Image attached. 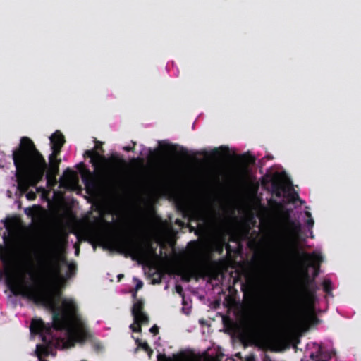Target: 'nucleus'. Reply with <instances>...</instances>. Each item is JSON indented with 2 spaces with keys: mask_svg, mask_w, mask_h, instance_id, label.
<instances>
[{
  "mask_svg": "<svg viewBox=\"0 0 361 361\" xmlns=\"http://www.w3.org/2000/svg\"><path fill=\"white\" fill-rule=\"evenodd\" d=\"M191 216L195 220L203 221L204 214L202 208L196 207L191 210Z\"/></svg>",
  "mask_w": 361,
  "mask_h": 361,
  "instance_id": "17",
  "label": "nucleus"
},
{
  "mask_svg": "<svg viewBox=\"0 0 361 361\" xmlns=\"http://www.w3.org/2000/svg\"><path fill=\"white\" fill-rule=\"evenodd\" d=\"M74 247H75V255H79V252H80V247H79V245H78L77 244H75Z\"/></svg>",
  "mask_w": 361,
  "mask_h": 361,
  "instance_id": "36",
  "label": "nucleus"
},
{
  "mask_svg": "<svg viewBox=\"0 0 361 361\" xmlns=\"http://www.w3.org/2000/svg\"><path fill=\"white\" fill-rule=\"evenodd\" d=\"M84 157L90 158V162L94 168L93 172L86 167L83 162L77 165L82 180L86 187L93 186L96 176L102 177L110 183L118 184L123 183V174L121 171H108L105 165L109 161L116 162L118 164L126 165L124 159L112 155L109 159H107L104 155H102L96 149L85 150L83 154Z\"/></svg>",
  "mask_w": 361,
  "mask_h": 361,
  "instance_id": "3",
  "label": "nucleus"
},
{
  "mask_svg": "<svg viewBox=\"0 0 361 361\" xmlns=\"http://www.w3.org/2000/svg\"><path fill=\"white\" fill-rule=\"evenodd\" d=\"M176 292L180 294V295H182L183 294V288L181 287V286L180 285H177L176 286Z\"/></svg>",
  "mask_w": 361,
  "mask_h": 361,
  "instance_id": "31",
  "label": "nucleus"
},
{
  "mask_svg": "<svg viewBox=\"0 0 361 361\" xmlns=\"http://www.w3.org/2000/svg\"><path fill=\"white\" fill-rule=\"evenodd\" d=\"M322 286H323V289H324V292H326L328 294L331 293V292L332 290V287H331V282L330 280H329V279L324 280L323 281Z\"/></svg>",
  "mask_w": 361,
  "mask_h": 361,
  "instance_id": "20",
  "label": "nucleus"
},
{
  "mask_svg": "<svg viewBox=\"0 0 361 361\" xmlns=\"http://www.w3.org/2000/svg\"><path fill=\"white\" fill-rule=\"evenodd\" d=\"M290 250L295 254L298 255L303 264L305 267L314 268V272L312 276L316 278L319 274L320 264L323 262V257L320 254L313 252L311 254H308L305 252H299L298 250L293 248L292 245H290Z\"/></svg>",
  "mask_w": 361,
  "mask_h": 361,
  "instance_id": "8",
  "label": "nucleus"
},
{
  "mask_svg": "<svg viewBox=\"0 0 361 361\" xmlns=\"http://www.w3.org/2000/svg\"><path fill=\"white\" fill-rule=\"evenodd\" d=\"M135 343L137 345V348H142L149 357L153 354V350L146 341H142L140 338H136Z\"/></svg>",
  "mask_w": 361,
  "mask_h": 361,
  "instance_id": "16",
  "label": "nucleus"
},
{
  "mask_svg": "<svg viewBox=\"0 0 361 361\" xmlns=\"http://www.w3.org/2000/svg\"><path fill=\"white\" fill-rule=\"evenodd\" d=\"M111 240L117 250L133 259L145 258L148 250L155 253L150 243L145 244L133 235H117L113 236Z\"/></svg>",
  "mask_w": 361,
  "mask_h": 361,
  "instance_id": "5",
  "label": "nucleus"
},
{
  "mask_svg": "<svg viewBox=\"0 0 361 361\" xmlns=\"http://www.w3.org/2000/svg\"><path fill=\"white\" fill-rule=\"evenodd\" d=\"M73 174H74V171L70 169H67L64 171V176H68V177H72L73 176Z\"/></svg>",
  "mask_w": 361,
  "mask_h": 361,
  "instance_id": "28",
  "label": "nucleus"
},
{
  "mask_svg": "<svg viewBox=\"0 0 361 361\" xmlns=\"http://www.w3.org/2000/svg\"><path fill=\"white\" fill-rule=\"evenodd\" d=\"M49 163L52 162H61L60 159H57V157H51V154L49 157Z\"/></svg>",
  "mask_w": 361,
  "mask_h": 361,
  "instance_id": "29",
  "label": "nucleus"
},
{
  "mask_svg": "<svg viewBox=\"0 0 361 361\" xmlns=\"http://www.w3.org/2000/svg\"><path fill=\"white\" fill-rule=\"evenodd\" d=\"M47 184L48 187H53L56 184V177L50 178L49 180L47 179Z\"/></svg>",
  "mask_w": 361,
  "mask_h": 361,
  "instance_id": "25",
  "label": "nucleus"
},
{
  "mask_svg": "<svg viewBox=\"0 0 361 361\" xmlns=\"http://www.w3.org/2000/svg\"><path fill=\"white\" fill-rule=\"evenodd\" d=\"M221 150L227 152L228 151V148L226 147H224V146H222L219 148H214V149H212L211 151L210 155L214 158L219 157L220 156H221Z\"/></svg>",
  "mask_w": 361,
  "mask_h": 361,
  "instance_id": "19",
  "label": "nucleus"
},
{
  "mask_svg": "<svg viewBox=\"0 0 361 361\" xmlns=\"http://www.w3.org/2000/svg\"><path fill=\"white\" fill-rule=\"evenodd\" d=\"M246 289H247V287L245 286V285H244V284H243V285H242L241 290H242V291L243 292V293H244V294H245V293H246V292H247V290H246Z\"/></svg>",
  "mask_w": 361,
  "mask_h": 361,
  "instance_id": "37",
  "label": "nucleus"
},
{
  "mask_svg": "<svg viewBox=\"0 0 361 361\" xmlns=\"http://www.w3.org/2000/svg\"><path fill=\"white\" fill-rule=\"evenodd\" d=\"M148 322H145L142 319L134 320V323L130 326V328L133 332L140 333L142 331L141 325L147 324Z\"/></svg>",
  "mask_w": 361,
  "mask_h": 361,
  "instance_id": "18",
  "label": "nucleus"
},
{
  "mask_svg": "<svg viewBox=\"0 0 361 361\" xmlns=\"http://www.w3.org/2000/svg\"><path fill=\"white\" fill-rule=\"evenodd\" d=\"M289 196H290L292 202H296L297 200H300V202H302V201L300 199V197H299L298 194L296 192H295V191H293V192L290 193Z\"/></svg>",
  "mask_w": 361,
  "mask_h": 361,
  "instance_id": "24",
  "label": "nucleus"
},
{
  "mask_svg": "<svg viewBox=\"0 0 361 361\" xmlns=\"http://www.w3.org/2000/svg\"><path fill=\"white\" fill-rule=\"evenodd\" d=\"M226 250H227L228 252H230V250H231V245H230L228 243H227V244H226Z\"/></svg>",
  "mask_w": 361,
  "mask_h": 361,
  "instance_id": "38",
  "label": "nucleus"
},
{
  "mask_svg": "<svg viewBox=\"0 0 361 361\" xmlns=\"http://www.w3.org/2000/svg\"><path fill=\"white\" fill-rule=\"evenodd\" d=\"M222 251H223V247H221V248H220V252H221Z\"/></svg>",
  "mask_w": 361,
  "mask_h": 361,
  "instance_id": "43",
  "label": "nucleus"
},
{
  "mask_svg": "<svg viewBox=\"0 0 361 361\" xmlns=\"http://www.w3.org/2000/svg\"><path fill=\"white\" fill-rule=\"evenodd\" d=\"M133 146H125L123 147V149L126 152H134L135 151V147L136 145V142L134 141H132Z\"/></svg>",
  "mask_w": 361,
  "mask_h": 361,
  "instance_id": "26",
  "label": "nucleus"
},
{
  "mask_svg": "<svg viewBox=\"0 0 361 361\" xmlns=\"http://www.w3.org/2000/svg\"><path fill=\"white\" fill-rule=\"evenodd\" d=\"M149 331L154 335H157L159 334V327L157 325H154L150 328Z\"/></svg>",
  "mask_w": 361,
  "mask_h": 361,
  "instance_id": "27",
  "label": "nucleus"
},
{
  "mask_svg": "<svg viewBox=\"0 0 361 361\" xmlns=\"http://www.w3.org/2000/svg\"><path fill=\"white\" fill-rule=\"evenodd\" d=\"M253 359H254V357H249V358L247 359V361H251V360H253Z\"/></svg>",
  "mask_w": 361,
  "mask_h": 361,
  "instance_id": "42",
  "label": "nucleus"
},
{
  "mask_svg": "<svg viewBox=\"0 0 361 361\" xmlns=\"http://www.w3.org/2000/svg\"><path fill=\"white\" fill-rule=\"evenodd\" d=\"M317 289L318 288L315 283V278L313 276L310 277L307 267H305L302 271V277L299 281L298 289L300 302L292 303L289 305L285 312L286 318L288 319L297 318L302 307L312 312V313L308 316V318L312 323L317 324L319 319L313 313L314 303L317 300L316 293Z\"/></svg>",
  "mask_w": 361,
  "mask_h": 361,
  "instance_id": "4",
  "label": "nucleus"
},
{
  "mask_svg": "<svg viewBox=\"0 0 361 361\" xmlns=\"http://www.w3.org/2000/svg\"><path fill=\"white\" fill-rule=\"evenodd\" d=\"M166 149L171 152H175L176 150V145H168L166 146Z\"/></svg>",
  "mask_w": 361,
  "mask_h": 361,
  "instance_id": "30",
  "label": "nucleus"
},
{
  "mask_svg": "<svg viewBox=\"0 0 361 361\" xmlns=\"http://www.w3.org/2000/svg\"><path fill=\"white\" fill-rule=\"evenodd\" d=\"M158 275H159L158 276V279H153V283H161V276L159 274Z\"/></svg>",
  "mask_w": 361,
  "mask_h": 361,
  "instance_id": "33",
  "label": "nucleus"
},
{
  "mask_svg": "<svg viewBox=\"0 0 361 361\" xmlns=\"http://www.w3.org/2000/svg\"><path fill=\"white\" fill-rule=\"evenodd\" d=\"M180 154L182 155V156H187L188 155V151L186 149L183 148V147H181V149H180Z\"/></svg>",
  "mask_w": 361,
  "mask_h": 361,
  "instance_id": "35",
  "label": "nucleus"
},
{
  "mask_svg": "<svg viewBox=\"0 0 361 361\" xmlns=\"http://www.w3.org/2000/svg\"><path fill=\"white\" fill-rule=\"evenodd\" d=\"M123 276V275H119L118 277L119 278H122Z\"/></svg>",
  "mask_w": 361,
  "mask_h": 361,
  "instance_id": "44",
  "label": "nucleus"
},
{
  "mask_svg": "<svg viewBox=\"0 0 361 361\" xmlns=\"http://www.w3.org/2000/svg\"><path fill=\"white\" fill-rule=\"evenodd\" d=\"M51 147H63L65 143V137L59 130L54 132L49 137Z\"/></svg>",
  "mask_w": 361,
  "mask_h": 361,
  "instance_id": "13",
  "label": "nucleus"
},
{
  "mask_svg": "<svg viewBox=\"0 0 361 361\" xmlns=\"http://www.w3.org/2000/svg\"><path fill=\"white\" fill-rule=\"evenodd\" d=\"M9 250L0 245V260L4 263L6 283L15 296H22L37 305L48 307L53 312L51 325L46 324L56 331L66 330L67 336L72 342L85 341L89 337L86 329L80 325L71 326L70 324L77 314L78 307L73 300L63 299L62 308L59 306L61 295V290L50 281L26 285L24 283L25 274L33 267L30 252H25L23 257L13 266H8V258L6 255Z\"/></svg>",
  "mask_w": 361,
  "mask_h": 361,
  "instance_id": "1",
  "label": "nucleus"
},
{
  "mask_svg": "<svg viewBox=\"0 0 361 361\" xmlns=\"http://www.w3.org/2000/svg\"><path fill=\"white\" fill-rule=\"evenodd\" d=\"M51 148L52 150L51 157H57L60 154L62 147H60V146L55 147L54 146V147H51Z\"/></svg>",
  "mask_w": 361,
  "mask_h": 361,
  "instance_id": "23",
  "label": "nucleus"
},
{
  "mask_svg": "<svg viewBox=\"0 0 361 361\" xmlns=\"http://www.w3.org/2000/svg\"><path fill=\"white\" fill-rule=\"evenodd\" d=\"M161 357H165L164 355H158V360H161Z\"/></svg>",
  "mask_w": 361,
  "mask_h": 361,
  "instance_id": "41",
  "label": "nucleus"
},
{
  "mask_svg": "<svg viewBox=\"0 0 361 361\" xmlns=\"http://www.w3.org/2000/svg\"><path fill=\"white\" fill-rule=\"evenodd\" d=\"M144 302L142 300H137L133 305L132 314L134 320L142 319L149 322L148 316L143 312Z\"/></svg>",
  "mask_w": 361,
  "mask_h": 361,
  "instance_id": "12",
  "label": "nucleus"
},
{
  "mask_svg": "<svg viewBox=\"0 0 361 361\" xmlns=\"http://www.w3.org/2000/svg\"><path fill=\"white\" fill-rule=\"evenodd\" d=\"M315 351L311 352L309 358H302L301 361H329L335 354L334 351L324 349L321 345H314Z\"/></svg>",
  "mask_w": 361,
  "mask_h": 361,
  "instance_id": "10",
  "label": "nucleus"
},
{
  "mask_svg": "<svg viewBox=\"0 0 361 361\" xmlns=\"http://www.w3.org/2000/svg\"><path fill=\"white\" fill-rule=\"evenodd\" d=\"M20 192L21 193H23L20 190ZM25 193H26V197L28 200L32 201L37 198V195H36L35 192H34L32 190L28 191V192L27 190Z\"/></svg>",
  "mask_w": 361,
  "mask_h": 361,
  "instance_id": "22",
  "label": "nucleus"
},
{
  "mask_svg": "<svg viewBox=\"0 0 361 361\" xmlns=\"http://www.w3.org/2000/svg\"><path fill=\"white\" fill-rule=\"evenodd\" d=\"M250 159H251L250 163H254L255 161V159L253 157H251Z\"/></svg>",
  "mask_w": 361,
  "mask_h": 361,
  "instance_id": "40",
  "label": "nucleus"
},
{
  "mask_svg": "<svg viewBox=\"0 0 361 361\" xmlns=\"http://www.w3.org/2000/svg\"><path fill=\"white\" fill-rule=\"evenodd\" d=\"M178 274L183 281L189 282L194 277L195 273L191 268L182 267L178 269Z\"/></svg>",
  "mask_w": 361,
  "mask_h": 361,
  "instance_id": "14",
  "label": "nucleus"
},
{
  "mask_svg": "<svg viewBox=\"0 0 361 361\" xmlns=\"http://www.w3.org/2000/svg\"><path fill=\"white\" fill-rule=\"evenodd\" d=\"M96 147H97V149H99V150L101 151L102 153H103L104 152V150L103 149L102 147H98L97 145Z\"/></svg>",
  "mask_w": 361,
  "mask_h": 361,
  "instance_id": "39",
  "label": "nucleus"
},
{
  "mask_svg": "<svg viewBox=\"0 0 361 361\" xmlns=\"http://www.w3.org/2000/svg\"><path fill=\"white\" fill-rule=\"evenodd\" d=\"M286 229L290 241L295 242L301 233V224L299 221L291 220L288 216L286 220Z\"/></svg>",
  "mask_w": 361,
  "mask_h": 361,
  "instance_id": "11",
  "label": "nucleus"
},
{
  "mask_svg": "<svg viewBox=\"0 0 361 361\" xmlns=\"http://www.w3.org/2000/svg\"><path fill=\"white\" fill-rule=\"evenodd\" d=\"M130 161L132 164H135L137 163L138 161L142 162L143 159H140V158H133Z\"/></svg>",
  "mask_w": 361,
  "mask_h": 361,
  "instance_id": "32",
  "label": "nucleus"
},
{
  "mask_svg": "<svg viewBox=\"0 0 361 361\" xmlns=\"http://www.w3.org/2000/svg\"><path fill=\"white\" fill-rule=\"evenodd\" d=\"M13 160L16 168L18 189L22 192L30 186H36L43 178L57 176L61 162H52L47 165L45 159L36 148L32 140L27 137L20 139L19 147L13 152Z\"/></svg>",
  "mask_w": 361,
  "mask_h": 361,
  "instance_id": "2",
  "label": "nucleus"
},
{
  "mask_svg": "<svg viewBox=\"0 0 361 361\" xmlns=\"http://www.w3.org/2000/svg\"><path fill=\"white\" fill-rule=\"evenodd\" d=\"M97 223L99 224L100 229L105 233H109L112 224L105 220L103 217L97 218Z\"/></svg>",
  "mask_w": 361,
  "mask_h": 361,
  "instance_id": "15",
  "label": "nucleus"
},
{
  "mask_svg": "<svg viewBox=\"0 0 361 361\" xmlns=\"http://www.w3.org/2000/svg\"><path fill=\"white\" fill-rule=\"evenodd\" d=\"M142 286H143V283L141 281L138 280V281L136 284V286H135V289L139 290L142 287Z\"/></svg>",
  "mask_w": 361,
  "mask_h": 361,
  "instance_id": "34",
  "label": "nucleus"
},
{
  "mask_svg": "<svg viewBox=\"0 0 361 361\" xmlns=\"http://www.w3.org/2000/svg\"><path fill=\"white\" fill-rule=\"evenodd\" d=\"M61 264H67L70 274H73L76 270V266L74 264H68L66 257L61 255L59 237L53 235L50 238L48 242L47 265L50 277L41 281L39 283L50 281L54 285H55L52 279L60 276Z\"/></svg>",
  "mask_w": 361,
  "mask_h": 361,
  "instance_id": "6",
  "label": "nucleus"
},
{
  "mask_svg": "<svg viewBox=\"0 0 361 361\" xmlns=\"http://www.w3.org/2000/svg\"><path fill=\"white\" fill-rule=\"evenodd\" d=\"M272 193L277 197H281L283 193L290 190L291 183L282 176L280 173H276L271 181Z\"/></svg>",
  "mask_w": 361,
  "mask_h": 361,
  "instance_id": "9",
  "label": "nucleus"
},
{
  "mask_svg": "<svg viewBox=\"0 0 361 361\" xmlns=\"http://www.w3.org/2000/svg\"><path fill=\"white\" fill-rule=\"evenodd\" d=\"M30 332L33 334H39L42 337L44 345H37L36 354L39 361H47L42 356L50 355L53 350L52 335L51 327L47 326L42 319H32L30 326Z\"/></svg>",
  "mask_w": 361,
  "mask_h": 361,
  "instance_id": "7",
  "label": "nucleus"
},
{
  "mask_svg": "<svg viewBox=\"0 0 361 361\" xmlns=\"http://www.w3.org/2000/svg\"><path fill=\"white\" fill-rule=\"evenodd\" d=\"M305 215L308 217L306 221V225L309 228H312L314 224V219L312 217L311 213L310 212H305Z\"/></svg>",
  "mask_w": 361,
  "mask_h": 361,
  "instance_id": "21",
  "label": "nucleus"
}]
</instances>
